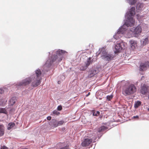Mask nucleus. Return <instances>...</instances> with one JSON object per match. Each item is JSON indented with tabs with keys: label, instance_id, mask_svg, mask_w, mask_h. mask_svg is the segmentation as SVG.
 <instances>
[{
	"label": "nucleus",
	"instance_id": "f257e3e1",
	"mask_svg": "<svg viewBox=\"0 0 149 149\" xmlns=\"http://www.w3.org/2000/svg\"><path fill=\"white\" fill-rule=\"evenodd\" d=\"M65 52V51L62 50H58L56 51V55L53 56L50 58H49L46 61L45 65L46 66L49 67L50 66L53 62H54L56 59H58V61H61L62 59V54Z\"/></svg>",
	"mask_w": 149,
	"mask_h": 149
},
{
	"label": "nucleus",
	"instance_id": "f03ea898",
	"mask_svg": "<svg viewBox=\"0 0 149 149\" xmlns=\"http://www.w3.org/2000/svg\"><path fill=\"white\" fill-rule=\"evenodd\" d=\"M135 8L134 7H132L130 10L129 17L127 18L126 21L124 25L123 26L124 27L125 25L127 27L131 26L134 25L135 23L134 20L133 19L132 16L135 15Z\"/></svg>",
	"mask_w": 149,
	"mask_h": 149
},
{
	"label": "nucleus",
	"instance_id": "7ed1b4c3",
	"mask_svg": "<svg viewBox=\"0 0 149 149\" xmlns=\"http://www.w3.org/2000/svg\"><path fill=\"white\" fill-rule=\"evenodd\" d=\"M136 86L134 84H131L126 86L123 90V93L125 95H130L136 92Z\"/></svg>",
	"mask_w": 149,
	"mask_h": 149
},
{
	"label": "nucleus",
	"instance_id": "20e7f679",
	"mask_svg": "<svg viewBox=\"0 0 149 149\" xmlns=\"http://www.w3.org/2000/svg\"><path fill=\"white\" fill-rule=\"evenodd\" d=\"M100 54L102 55V58L105 61H109L113 58V55L107 54L106 50L104 49H102L100 52Z\"/></svg>",
	"mask_w": 149,
	"mask_h": 149
},
{
	"label": "nucleus",
	"instance_id": "39448f33",
	"mask_svg": "<svg viewBox=\"0 0 149 149\" xmlns=\"http://www.w3.org/2000/svg\"><path fill=\"white\" fill-rule=\"evenodd\" d=\"M124 43L123 42L117 43L115 46V52L116 53L120 52L122 49H124Z\"/></svg>",
	"mask_w": 149,
	"mask_h": 149
},
{
	"label": "nucleus",
	"instance_id": "423d86ee",
	"mask_svg": "<svg viewBox=\"0 0 149 149\" xmlns=\"http://www.w3.org/2000/svg\"><path fill=\"white\" fill-rule=\"evenodd\" d=\"M41 78L38 79L34 77L32 81V86L33 87H36L39 85L41 83Z\"/></svg>",
	"mask_w": 149,
	"mask_h": 149
},
{
	"label": "nucleus",
	"instance_id": "0eeeda50",
	"mask_svg": "<svg viewBox=\"0 0 149 149\" xmlns=\"http://www.w3.org/2000/svg\"><path fill=\"white\" fill-rule=\"evenodd\" d=\"M149 66V62H148L141 63L139 66L140 70L142 71L145 70Z\"/></svg>",
	"mask_w": 149,
	"mask_h": 149
},
{
	"label": "nucleus",
	"instance_id": "6e6552de",
	"mask_svg": "<svg viewBox=\"0 0 149 149\" xmlns=\"http://www.w3.org/2000/svg\"><path fill=\"white\" fill-rule=\"evenodd\" d=\"M92 141V139H85L81 143V145L83 147L88 146Z\"/></svg>",
	"mask_w": 149,
	"mask_h": 149
},
{
	"label": "nucleus",
	"instance_id": "1a4fd4ad",
	"mask_svg": "<svg viewBox=\"0 0 149 149\" xmlns=\"http://www.w3.org/2000/svg\"><path fill=\"white\" fill-rule=\"evenodd\" d=\"M31 81V79L30 78H27L19 84V85L25 86L29 84Z\"/></svg>",
	"mask_w": 149,
	"mask_h": 149
},
{
	"label": "nucleus",
	"instance_id": "9d476101",
	"mask_svg": "<svg viewBox=\"0 0 149 149\" xmlns=\"http://www.w3.org/2000/svg\"><path fill=\"white\" fill-rule=\"evenodd\" d=\"M91 58L90 57L87 59V62L85 63V66L83 68H80L81 70H84L87 68L88 66L92 63V61H91Z\"/></svg>",
	"mask_w": 149,
	"mask_h": 149
},
{
	"label": "nucleus",
	"instance_id": "9b49d317",
	"mask_svg": "<svg viewBox=\"0 0 149 149\" xmlns=\"http://www.w3.org/2000/svg\"><path fill=\"white\" fill-rule=\"evenodd\" d=\"M49 124L52 127H58L57 120L55 119H52L49 123Z\"/></svg>",
	"mask_w": 149,
	"mask_h": 149
},
{
	"label": "nucleus",
	"instance_id": "f8f14e48",
	"mask_svg": "<svg viewBox=\"0 0 149 149\" xmlns=\"http://www.w3.org/2000/svg\"><path fill=\"white\" fill-rule=\"evenodd\" d=\"M148 88L145 85L141 87L140 90L141 93L145 95L148 92Z\"/></svg>",
	"mask_w": 149,
	"mask_h": 149
},
{
	"label": "nucleus",
	"instance_id": "ddd939ff",
	"mask_svg": "<svg viewBox=\"0 0 149 149\" xmlns=\"http://www.w3.org/2000/svg\"><path fill=\"white\" fill-rule=\"evenodd\" d=\"M141 31L142 29L141 26H138L135 29L134 33L135 34L138 35L140 34Z\"/></svg>",
	"mask_w": 149,
	"mask_h": 149
},
{
	"label": "nucleus",
	"instance_id": "4468645a",
	"mask_svg": "<svg viewBox=\"0 0 149 149\" xmlns=\"http://www.w3.org/2000/svg\"><path fill=\"white\" fill-rule=\"evenodd\" d=\"M4 127L3 124H0V137L3 136L4 134Z\"/></svg>",
	"mask_w": 149,
	"mask_h": 149
},
{
	"label": "nucleus",
	"instance_id": "2eb2a0df",
	"mask_svg": "<svg viewBox=\"0 0 149 149\" xmlns=\"http://www.w3.org/2000/svg\"><path fill=\"white\" fill-rule=\"evenodd\" d=\"M130 46L132 49H134L137 46V44L136 42L134 40H131L130 41Z\"/></svg>",
	"mask_w": 149,
	"mask_h": 149
},
{
	"label": "nucleus",
	"instance_id": "dca6fc26",
	"mask_svg": "<svg viewBox=\"0 0 149 149\" xmlns=\"http://www.w3.org/2000/svg\"><path fill=\"white\" fill-rule=\"evenodd\" d=\"M97 74V71L95 70H92L89 72L88 77L89 78L91 77L94 76Z\"/></svg>",
	"mask_w": 149,
	"mask_h": 149
},
{
	"label": "nucleus",
	"instance_id": "f3484780",
	"mask_svg": "<svg viewBox=\"0 0 149 149\" xmlns=\"http://www.w3.org/2000/svg\"><path fill=\"white\" fill-rule=\"evenodd\" d=\"M148 38H146L141 41V45L143 46L146 45L148 43Z\"/></svg>",
	"mask_w": 149,
	"mask_h": 149
},
{
	"label": "nucleus",
	"instance_id": "a211bd4d",
	"mask_svg": "<svg viewBox=\"0 0 149 149\" xmlns=\"http://www.w3.org/2000/svg\"><path fill=\"white\" fill-rule=\"evenodd\" d=\"M36 77H35L36 78L38 79L41 78L40 77L41 75V72L40 69H38L36 70Z\"/></svg>",
	"mask_w": 149,
	"mask_h": 149
},
{
	"label": "nucleus",
	"instance_id": "6ab92c4d",
	"mask_svg": "<svg viewBox=\"0 0 149 149\" xmlns=\"http://www.w3.org/2000/svg\"><path fill=\"white\" fill-rule=\"evenodd\" d=\"M16 100V97H13L11 98L9 101L10 104L11 105L14 104L15 103Z\"/></svg>",
	"mask_w": 149,
	"mask_h": 149
},
{
	"label": "nucleus",
	"instance_id": "aec40b11",
	"mask_svg": "<svg viewBox=\"0 0 149 149\" xmlns=\"http://www.w3.org/2000/svg\"><path fill=\"white\" fill-rule=\"evenodd\" d=\"M15 124L14 123H8L7 129L8 130H10L13 128L15 125Z\"/></svg>",
	"mask_w": 149,
	"mask_h": 149
},
{
	"label": "nucleus",
	"instance_id": "412c9836",
	"mask_svg": "<svg viewBox=\"0 0 149 149\" xmlns=\"http://www.w3.org/2000/svg\"><path fill=\"white\" fill-rule=\"evenodd\" d=\"M141 102L140 101H137L135 102L134 106L135 108H137L141 105Z\"/></svg>",
	"mask_w": 149,
	"mask_h": 149
},
{
	"label": "nucleus",
	"instance_id": "4be33fe9",
	"mask_svg": "<svg viewBox=\"0 0 149 149\" xmlns=\"http://www.w3.org/2000/svg\"><path fill=\"white\" fill-rule=\"evenodd\" d=\"M106 129V127L104 126H102L100 127L98 130L99 132H101L104 130Z\"/></svg>",
	"mask_w": 149,
	"mask_h": 149
},
{
	"label": "nucleus",
	"instance_id": "5701e85b",
	"mask_svg": "<svg viewBox=\"0 0 149 149\" xmlns=\"http://www.w3.org/2000/svg\"><path fill=\"white\" fill-rule=\"evenodd\" d=\"M7 112L5 108H0V113H3L6 114Z\"/></svg>",
	"mask_w": 149,
	"mask_h": 149
},
{
	"label": "nucleus",
	"instance_id": "b1692460",
	"mask_svg": "<svg viewBox=\"0 0 149 149\" xmlns=\"http://www.w3.org/2000/svg\"><path fill=\"white\" fill-rule=\"evenodd\" d=\"M129 3L131 5H134L136 2V0H129Z\"/></svg>",
	"mask_w": 149,
	"mask_h": 149
},
{
	"label": "nucleus",
	"instance_id": "393cba45",
	"mask_svg": "<svg viewBox=\"0 0 149 149\" xmlns=\"http://www.w3.org/2000/svg\"><path fill=\"white\" fill-rule=\"evenodd\" d=\"M64 123V121L63 120H61L59 121H57L58 126L63 125Z\"/></svg>",
	"mask_w": 149,
	"mask_h": 149
},
{
	"label": "nucleus",
	"instance_id": "a878e982",
	"mask_svg": "<svg viewBox=\"0 0 149 149\" xmlns=\"http://www.w3.org/2000/svg\"><path fill=\"white\" fill-rule=\"evenodd\" d=\"M113 97V96L112 95H108L107 97V98L109 101H110L112 98Z\"/></svg>",
	"mask_w": 149,
	"mask_h": 149
},
{
	"label": "nucleus",
	"instance_id": "bb28decb",
	"mask_svg": "<svg viewBox=\"0 0 149 149\" xmlns=\"http://www.w3.org/2000/svg\"><path fill=\"white\" fill-rule=\"evenodd\" d=\"M53 113L57 115H58L60 114V113L56 110L54 111L53 112Z\"/></svg>",
	"mask_w": 149,
	"mask_h": 149
},
{
	"label": "nucleus",
	"instance_id": "cd10ccee",
	"mask_svg": "<svg viewBox=\"0 0 149 149\" xmlns=\"http://www.w3.org/2000/svg\"><path fill=\"white\" fill-rule=\"evenodd\" d=\"M120 33V30L118 31L117 32V33L116 34V35L115 36H114V38H115V39H116V36H118V35Z\"/></svg>",
	"mask_w": 149,
	"mask_h": 149
},
{
	"label": "nucleus",
	"instance_id": "c85d7f7f",
	"mask_svg": "<svg viewBox=\"0 0 149 149\" xmlns=\"http://www.w3.org/2000/svg\"><path fill=\"white\" fill-rule=\"evenodd\" d=\"M62 109V107L61 106H59L57 107V109L58 111H61Z\"/></svg>",
	"mask_w": 149,
	"mask_h": 149
},
{
	"label": "nucleus",
	"instance_id": "c756f323",
	"mask_svg": "<svg viewBox=\"0 0 149 149\" xmlns=\"http://www.w3.org/2000/svg\"><path fill=\"white\" fill-rule=\"evenodd\" d=\"M99 114H100V112L99 111H97V113H93V115L94 116H98V115H99Z\"/></svg>",
	"mask_w": 149,
	"mask_h": 149
},
{
	"label": "nucleus",
	"instance_id": "7c9ffc66",
	"mask_svg": "<svg viewBox=\"0 0 149 149\" xmlns=\"http://www.w3.org/2000/svg\"><path fill=\"white\" fill-rule=\"evenodd\" d=\"M0 149H8V148L5 146H3L2 147H1V148Z\"/></svg>",
	"mask_w": 149,
	"mask_h": 149
},
{
	"label": "nucleus",
	"instance_id": "2f4dec72",
	"mask_svg": "<svg viewBox=\"0 0 149 149\" xmlns=\"http://www.w3.org/2000/svg\"><path fill=\"white\" fill-rule=\"evenodd\" d=\"M142 5H143L142 4H138L137 5L136 7L137 8L139 6V7H141V6H142Z\"/></svg>",
	"mask_w": 149,
	"mask_h": 149
},
{
	"label": "nucleus",
	"instance_id": "473e14b6",
	"mask_svg": "<svg viewBox=\"0 0 149 149\" xmlns=\"http://www.w3.org/2000/svg\"><path fill=\"white\" fill-rule=\"evenodd\" d=\"M133 118L134 119H138L139 117L138 116H134L133 117Z\"/></svg>",
	"mask_w": 149,
	"mask_h": 149
},
{
	"label": "nucleus",
	"instance_id": "72a5a7b5",
	"mask_svg": "<svg viewBox=\"0 0 149 149\" xmlns=\"http://www.w3.org/2000/svg\"><path fill=\"white\" fill-rule=\"evenodd\" d=\"M47 120H50L51 119V117L50 116H49L47 117Z\"/></svg>",
	"mask_w": 149,
	"mask_h": 149
},
{
	"label": "nucleus",
	"instance_id": "f704fd0d",
	"mask_svg": "<svg viewBox=\"0 0 149 149\" xmlns=\"http://www.w3.org/2000/svg\"><path fill=\"white\" fill-rule=\"evenodd\" d=\"M60 149H68V146H65V147H63Z\"/></svg>",
	"mask_w": 149,
	"mask_h": 149
},
{
	"label": "nucleus",
	"instance_id": "c9c22d12",
	"mask_svg": "<svg viewBox=\"0 0 149 149\" xmlns=\"http://www.w3.org/2000/svg\"><path fill=\"white\" fill-rule=\"evenodd\" d=\"M3 92V91L2 89H0V93H2Z\"/></svg>",
	"mask_w": 149,
	"mask_h": 149
},
{
	"label": "nucleus",
	"instance_id": "e433bc0d",
	"mask_svg": "<svg viewBox=\"0 0 149 149\" xmlns=\"http://www.w3.org/2000/svg\"><path fill=\"white\" fill-rule=\"evenodd\" d=\"M148 98L149 99V89L148 91Z\"/></svg>",
	"mask_w": 149,
	"mask_h": 149
},
{
	"label": "nucleus",
	"instance_id": "4c0bfd02",
	"mask_svg": "<svg viewBox=\"0 0 149 149\" xmlns=\"http://www.w3.org/2000/svg\"><path fill=\"white\" fill-rule=\"evenodd\" d=\"M93 136V135L92 134H89V136H87L88 137L89 136L91 137V136Z\"/></svg>",
	"mask_w": 149,
	"mask_h": 149
},
{
	"label": "nucleus",
	"instance_id": "58836bf2",
	"mask_svg": "<svg viewBox=\"0 0 149 149\" xmlns=\"http://www.w3.org/2000/svg\"><path fill=\"white\" fill-rule=\"evenodd\" d=\"M90 92H89L88 93V94L86 95V96H88L89 95H90Z\"/></svg>",
	"mask_w": 149,
	"mask_h": 149
},
{
	"label": "nucleus",
	"instance_id": "ea45409f",
	"mask_svg": "<svg viewBox=\"0 0 149 149\" xmlns=\"http://www.w3.org/2000/svg\"><path fill=\"white\" fill-rule=\"evenodd\" d=\"M21 149H28L27 148H22Z\"/></svg>",
	"mask_w": 149,
	"mask_h": 149
},
{
	"label": "nucleus",
	"instance_id": "a19ab883",
	"mask_svg": "<svg viewBox=\"0 0 149 149\" xmlns=\"http://www.w3.org/2000/svg\"><path fill=\"white\" fill-rule=\"evenodd\" d=\"M148 110L149 111V108L148 109Z\"/></svg>",
	"mask_w": 149,
	"mask_h": 149
},
{
	"label": "nucleus",
	"instance_id": "79ce46f5",
	"mask_svg": "<svg viewBox=\"0 0 149 149\" xmlns=\"http://www.w3.org/2000/svg\"><path fill=\"white\" fill-rule=\"evenodd\" d=\"M58 84H59V81H58Z\"/></svg>",
	"mask_w": 149,
	"mask_h": 149
},
{
	"label": "nucleus",
	"instance_id": "37998d69",
	"mask_svg": "<svg viewBox=\"0 0 149 149\" xmlns=\"http://www.w3.org/2000/svg\"><path fill=\"white\" fill-rule=\"evenodd\" d=\"M139 10H140V8H139Z\"/></svg>",
	"mask_w": 149,
	"mask_h": 149
}]
</instances>
